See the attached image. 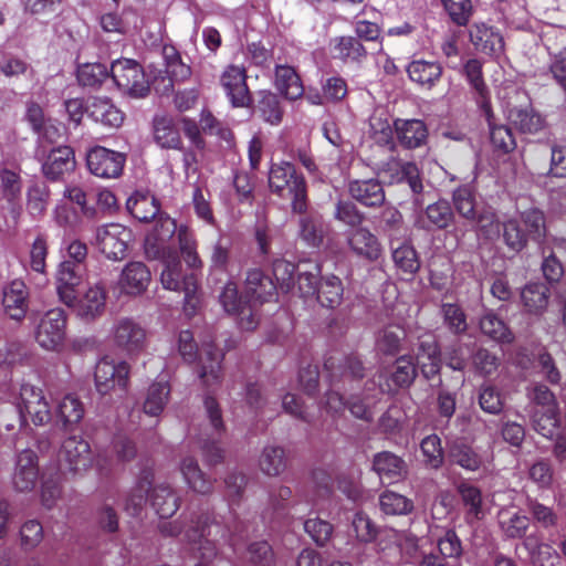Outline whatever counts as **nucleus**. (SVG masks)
<instances>
[{"label":"nucleus","instance_id":"f257e3e1","mask_svg":"<svg viewBox=\"0 0 566 566\" xmlns=\"http://www.w3.org/2000/svg\"><path fill=\"white\" fill-rule=\"evenodd\" d=\"M176 232L185 262L190 269H200L202 262L196 251L193 234L185 226L177 228L176 221L168 216H160L153 231L146 237L145 253L148 259L163 262L160 282L164 289L184 291V311L191 317L201 306V296L196 274L182 275L179 256L169 243Z\"/></svg>","mask_w":566,"mask_h":566},{"label":"nucleus","instance_id":"f03ea898","mask_svg":"<svg viewBox=\"0 0 566 566\" xmlns=\"http://www.w3.org/2000/svg\"><path fill=\"white\" fill-rule=\"evenodd\" d=\"M160 531L169 536L182 535V538L189 543L198 544L202 560H209L217 555L221 541L228 543L233 553L239 552L244 538L241 524L235 523L226 530L217 522L209 523V516L191 518L186 530L178 521L165 522L160 525Z\"/></svg>","mask_w":566,"mask_h":566},{"label":"nucleus","instance_id":"7ed1b4c3","mask_svg":"<svg viewBox=\"0 0 566 566\" xmlns=\"http://www.w3.org/2000/svg\"><path fill=\"white\" fill-rule=\"evenodd\" d=\"M178 352L186 363L191 364L199 360L198 374L205 387L213 388L221 382L223 355L212 344H203L199 356L192 332L185 329L178 335Z\"/></svg>","mask_w":566,"mask_h":566},{"label":"nucleus","instance_id":"20e7f679","mask_svg":"<svg viewBox=\"0 0 566 566\" xmlns=\"http://www.w3.org/2000/svg\"><path fill=\"white\" fill-rule=\"evenodd\" d=\"M295 265L285 260H276L273 263V275L276 284L265 276L260 270H251L248 272L245 280V294L251 301L268 302L271 301L276 289L284 292L290 291L294 282Z\"/></svg>","mask_w":566,"mask_h":566},{"label":"nucleus","instance_id":"39448f33","mask_svg":"<svg viewBox=\"0 0 566 566\" xmlns=\"http://www.w3.org/2000/svg\"><path fill=\"white\" fill-rule=\"evenodd\" d=\"M270 190L281 198L290 199L295 212L306 209V182L289 161L272 164L269 171Z\"/></svg>","mask_w":566,"mask_h":566},{"label":"nucleus","instance_id":"423d86ee","mask_svg":"<svg viewBox=\"0 0 566 566\" xmlns=\"http://www.w3.org/2000/svg\"><path fill=\"white\" fill-rule=\"evenodd\" d=\"M13 415V422H2L7 430H12L15 423H21L28 415L36 426L44 424L51 420V409L41 388L31 384H23L20 388L18 408L8 406Z\"/></svg>","mask_w":566,"mask_h":566},{"label":"nucleus","instance_id":"0eeeda50","mask_svg":"<svg viewBox=\"0 0 566 566\" xmlns=\"http://www.w3.org/2000/svg\"><path fill=\"white\" fill-rule=\"evenodd\" d=\"M111 75L117 87L132 97H145L149 92V82L145 72L134 60L114 61L111 65Z\"/></svg>","mask_w":566,"mask_h":566},{"label":"nucleus","instance_id":"6e6552de","mask_svg":"<svg viewBox=\"0 0 566 566\" xmlns=\"http://www.w3.org/2000/svg\"><path fill=\"white\" fill-rule=\"evenodd\" d=\"M129 373L130 366L125 360L104 356L95 367V387L101 395H107L117 388L125 390L129 382Z\"/></svg>","mask_w":566,"mask_h":566},{"label":"nucleus","instance_id":"1a4fd4ad","mask_svg":"<svg viewBox=\"0 0 566 566\" xmlns=\"http://www.w3.org/2000/svg\"><path fill=\"white\" fill-rule=\"evenodd\" d=\"M66 316L63 310L48 311L40 319L35 329V342L45 350H59L65 339Z\"/></svg>","mask_w":566,"mask_h":566},{"label":"nucleus","instance_id":"9d476101","mask_svg":"<svg viewBox=\"0 0 566 566\" xmlns=\"http://www.w3.org/2000/svg\"><path fill=\"white\" fill-rule=\"evenodd\" d=\"M57 458L61 473L85 471L93 463L88 442L77 436L63 441Z\"/></svg>","mask_w":566,"mask_h":566},{"label":"nucleus","instance_id":"9b49d317","mask_svg":"<svg viewBox=\"0 0 566 566\" xmlns=\"http://www.w3.org/2000/svg\"><path fill=\"white\" fill-rule=\"evenodd\" d=\"M85 265L63 260L55 273V290L59 300L66 306H74L78 286L85 280Z\"/></svg>","mask_w":566,"mask_h":566},{"label":"nucleus","instance_id":"f8f14e48","mask_svg":"<svg viewBox=\"0 0 566 566\" xmlns=\"http://www.w3.org/2000/svg\"><path fill=\"white\" fill-rule=\"evenodd\" d=\"M130 239V230L119 223H107L96 230V244L109 260H122Z\"/></svg>","mask_w":566,"mask_h":566},{"label":"nucleus","instance_id":"ddd939ff","mask_svg":"<svg viewBox=\"0 0 566 566\" xmlns=\"http://www.w3.org/2000/svg\"><path fill=\"white\" fill-rule=\"evenodd\" d=\"M39 480V459L31 449H24L17 453L11 485L14 491L27 493L34 490Z\"/></svg>","mask_w":566,"mask_h":566},{"label":"nucleus","instance_id":"4468645a","mask_svg":"<svg viewBox=\"0 0 566 566\" xmlns=\"http://www.w3.org/2000/svg\"><path fill=\"white\" fill-rule=\"evenodd\" d=\"M111 340L128 354L140 352L146 342V331L133 318L119 317L111 328Z\"/></svg>","mask_w":566,"mask_h":566},{"label":"nucleus","instance_id":"2eb2a0df","mask_svg":"<svg viewBox=\"0 0 566 566\" xmlns=\"http://www.w3.org/2000/svg\"><path fill=\"white\" fill-rule=\"evenodd\" d=\"M86 163L87 168L93 175L101 178H116L123 170L125 156L97 146L88 151Z\"/></svg>","mask_w":566,"mask_h":566},{"label":"nucleus","instance_id":"dca6fc26","mask_svg":"<svg viewBox=\"0 0 566 566\" xmlns=\"http://www.w3.org/2000/svg\"><path fill=\"white\" fill-rule=\"evenodd\" d=\"M205 408L208 413L210 424L213 428V434L209 438H199V446L202 455L209 464H217L223 458V450L217 444V437L220 436L223 428L221 410L218 402L212 397H206Z\"/></svg>","mask_w":566,"mask_h":566},{"label":"nucleus","instance_id":"f3484780","mask_svg":"<svg viewBox=\"0 0 566 566\" xmlns=\"http://www.w3.org/2000/svg\"><path fill=\"white\" fill-rule=\"evenodd\" d=\"M349 250L358 258L374 262L381 255V244L377 237L365 227H357L347 233Z\"/></svg>","mask_w":566,"mask_h":566},{"label":"nucleus","instance_id":"a211bd4d","mask_svg":"<svg viewBox=\"0 0 566 566\" xmlns=\"http://www.w3.org/2000/svg\"><path fill=\"white\" fill-rule=\"evenodd\" d=\"M469 35L474 48L484 54L500 56L504 52L503 36L491 25L475 22L471 25Z\"/></svg>","mask_w":566,"mask_h":566},{"label":"nucleus","instance_id":"6ab92c4d","mask_svg":"<svg viewBox=\"0 0 566 566\" xmlns=\"http://www.w3.org/2000/svg\"><path fill=\"white\" fill-rule=\"evenodd\" d=\"M245 78V70L241 66L230 65L222 73L221 84L235 107L245 106L250 101Z\"/></svg>","mask_w":566,"mask_h":566},{"label":"nucleus","instance_id":"aec40b11","mask_svg":"<svg viewBox=\"0 0 566 566\" xmlns=\"http://www.w3.org/2000/svg\"><path fill=\"white\" fill-rule=\"evenodd\" d=\"M105 287L99 283H96L91 285L81 297L76 295V303L71 307L74 308L80 317L91 321L101 316L105 311Z\"/></svg>","mask_w":566,"mask_h":566},{"label":"nucleus","instance_id":"412c9836","mask_svg":"<svg viewBox=\"0 0 566 566\" xmlns=\"http://www.w3.org/2000/svg\"><path fill=\"white\" fill-rule=\"evenodd\" d=\"M86 113L94 122L109 128H118L124 122V113L106 97H91Z\"/></svg>","mask_w":566,"mask_h":566},{"label":"nucleus","instance_id":"4be33fe9","mask_svg":"<svg viewBox=\"0 0 566 566\" xmlns=\"http://www.w3.org/2000/svg\"><path fill=\"white\" fill-rule=\"evenodd\" d=\"M150 282V271L142 262H130L122 271L118 284L123 293L139 295Z\"/></svg>","mask_w":566,"mask_h":566},{"label":"nucleus","instance_id":"5701e85b","mask_svg":"<svg viewBox=\"0 0 566 566\" xmlns=\"http://www.w3.org/2000/svg\"><path fill=\"white\" fill-rule=\"evenodd\" d=\"M76 166L74 151L69 146L53 148L42 165L45 177L56 180L64 174L71 172Z\"/></svg>","mask_w":566,"mask_h":566},{"label":"nucleus","instance_id":"b1692460","mask_svg":"<svg viewBox=\"0 0 566 566\" xmlns=\"http://www.w3.org/2000/svg\"><path fill=\"white\" fill-rule=\"evenodd\" d=\"M391 389L390 384H387V388L378 389L373 384V387H368L363 396H352L347 401V408L355 418L369 422L374 419L375 407L380 400V396L385 390L390 391Z\"/></svg>","mask_w":566,"mask_h":566},{"label":"nucleus","instance_id":"393cba45","mask_svg":"<svg viewBox=\"0 0 566 566\" xmlns=\"http://www.w3.org/2000/svg\"><path fill=\"white\" fill-rule=\"evenodd\" d=\"M373 469L382 483H394L407 474V464L398 455L384 451L374 457Z\"/></svg>","mask_w":566,"mask_h":566},{"label":"nucleus","instance_id":"a878e982","mask_svg":"<svg viewBox=\"0 0 566 566\" xmlns=\"http://www.w3.org/2000/svg\"><path fill=\"white\" fill-rule=\"evenodd\" d=\"M150 504L161 518L171 517L180 506V496L167 483H158L150 489Z\"/></svg>","mask_w":566,"mask_h":566},{"label":"nucleus","instance_id":"bb28decb","mask_svg":"<svg viewBox=\"0 0 566 566\" xmlns=\"http://www.w3.org/2000/svg\"><path fill=\"white\" fill-rule=\"evenodd\" d=\"M399 143L406 148H418L422 146L428 138V129L420 119H401L394 123Z\"/></svg>","mask_w":566,"mask_h":566},{"label":"nucleus","instance_id":"cd10ccee","mask_svg":"<svg viewBox=\"0 0 566 566\" xmlns=\"http://www.w3.org/2000/svg\"><path fill=\"white\" fill-rule=\"evenodd\" d=\"M28 290L23 282L12 281L3 290V307L9 317L21 321L28 308Z\"/></svg>","mask_w":566,"mask_h":566},{"label":"nucleus","instance_id":"c85d7f7f","mask_svg":"<svg viewBox=\"0 0 566 566\" xmlns=\"http://www.w3.org/2000/svg\"><path fill=\"white\" fill-rule=\"evenodd\" d=\"M417 366L427 379L439 374L441 367L440 352L432 336H427L420 340L417 353Z\"/></svg>","mask_w":566,"mask_h":566},{"label":"nucleus","instance_id":"c756f323","mask_svg":"<svg viewBox=\"0 0 566 566\" xmlns=\"http://www.w3.org/2000/svg\"><path fill=\"white\" fill-rule=\"evenodd\" d=\"M458 492L465 507V517L468 522L472 523L480 521L486 515L489 509L483 500L482 492L478 486L470 483H460Z\"/></svg>","mask_w":566,"mask_h":566},{"label":"nucleus","instance_id":"7c9ffc66","mask_svg":"<svg viewBox=\"0 0 566 566\" xmlns=\"http://www.w3.org/2000/svg\"><path fill=\"white\" fill-rule=\"evenodd\" d=\"M349 193L355 200L367 207H378L385 201L382 186L376 179L350 181Z\"/></svg>","mask_w":566,"mask_h":566},{"label":"nucleus","instance_id":"2f4dec72","mask_svg":"<svg viewBox=\"0 0 566 566\" xmlns=\"http://www.w3.org/2000/svg\"><path fill=\"white\" fill-rule=\"evenodd\" d=\"M497 518L500 528L507 538L523 537L530 526L528 517L515 507L501 509Z\"/></svg>","mask_w":566,"mask_h":566},{"label":"nucleus","instance_id":"473e14b6","mask_svg":"<svg viewBox=\"0 0 566 566\" xmlns=\"http://www.w3.org/2000/svg\"><path fill=\"white\" fill-rule=\"evenodd\" d=\"M409 78L427 88H431L442 75V66L436 61L415 60L407 67Z\"/></svg>","mask_w":566,"mask_h":566},{"label":"nucleus","instance_id":"72a5a7b5","mask_svg":"<svg viewBox=\"0 0 566 566\" xmlns=\"http://www.w3.org/2000/svg\"><path fill=\"white\" fill-rule=\"evenodd\" d=\"M465 76L476 93V103L485 113L488 119L491 116L489 90L482 77V64L479 60H469L464 65Z\"/></svg>","mask_w":566,"mask_h":566},{"label":"nucleus","instance_id":"f704fd0d","mask_svg":"<svg viewBox=\"0 0 566 566\" xmlns=\"http://www.w3.org/2000/svg\"><path fill=\"white\" fill-rule=\"evenodd\" d=\"M127 210L137 220L147 222L159 212L157 199L149 192L135 191L126 202Z\"/></svg>","mask_w":566,"mask_h":566},{"label":"nucleus","instance_id":"c9c22d12","mask_svg":"<svg viewBox=\"0 0 566 566\" xmlns=\"http://www.w3.org/2000/svg\"><path fill=\"white\" fill-rule=\"evenodd\" d=\"M170 397V386L165 380L154 381L147 388L143 410L150 417H158L166 408Z\"/></svg>","mask_w":566,"mask_h":566},{"label":"nucleus","instance_id":"e433bc0d","mask_svg":"<svg viewBox=\"0 0 566 566\" xmlns=\"http://www.w3.org/2000/svg\"><path fill=\"white\" fill-rule=\"evenodd\" d=\"M549 290L543 283H531L521 291V300L528 314L541 315L548 305Z\"/></svg>","mask_w":566,"mask_h":566},{"label":"nucleus","instance_id":"4c0bfd02","mask_svg":"<svg viewBox=\"0 0 566 566\" xmlns=\"http://www.w3.org/2000/svg\"><path fill=\"white\" fill-rule=\"evenodd\" d=\"M533 429L544 438L553 439L558 434L560 418L558 407L548 409H534L531 415Z\"/></svg>","mask_w":566,"mask_h":566},{"label":"nucleus","instance_id":"58836bf2","mask_svg":"<svg viewBox=\"0 0 566 566\" xmlns=\"http://www.w3.org/2000/svg\"><path fill=\"white\" fill-rule=\"evenodd\" d=\"M275 86L287 99L294 101L303 96L304 87L295 70L287 65H279L275 70Z\"/></svg>","mask_w":566,"mask_h":566},{"label":"nucleus","instance_id":"ea45409f","mask_svg":"<svg viewBox=\"0 0 566 566\" xmlns=\"http://www.w3.org/2000/svg\"><path fill=\"white\" fill-rule=\"evenodd\" d=\"M180 472L188 486L200 494H207L212 489V482L203 474L193 457H185L180 463Z\"/></svg>","mask_w":566,"mask_h":566},{"label":"nucleus","instance_id":"a19ab883","mask_svg":"<svg viewBox=\"0 0 566 566\" xmlns=\"http://www.w3.org/2000/svg\"><path fill=\"white\" fill-rule=\"evenodd\" d=\"M333 54L343 62L360 63L367 55L365 46L354 36H339L333 41Z\"/></svg>","mask_w":566,"mask_h":566},{"label":"nucleus","instance_id":"79ce46f5","mask_svg":"<svg viewBox=\"0 0 566 566\" xmlns=\"http://www.w3.org/2000/svg\"><path fill=\"white\" fill-rule=\"evenodd\" d=\"M154 137L163 148L177 149L181 145L178 129L174 120L167 116H156L154 119Z\"/></svg>","mask_w":566,"mask_h":566},{"label":"nucleus","instance_id":"37998d69","mask_svg":"<svg viewBox=\"0 0 566 566\" xmlns=\"http://www.w3.org/2000/svg\"><path fill=\"white\" fill-rule=\"evenodd\" d=\"M512 125L523 133H537L544 127V118L532 107H514L509 112Z\"/></svg>","mask_w":566,"mask_h":566},{"label":"nucleus","instance_id":"c03bdc74","mask_svg":"<svg viewBox=\"0 0 566 566\" xmlns=\"http://www.w3.org/2000/svg\"><path fill=\"white\" fill-rule=\"evenodd\" d=\"M261 471L269 476L280 475L286 468L284 449L277 446H266L259 459Z\"/></svg>","mask_w":566,"mask_h":566},{"label":"nucleus","instance_id":"a18cd8bd","mask_svg":"<svg viewBox=\"0 0 566 566\" xmlns=\"http://www.w3.org/2000/svg\"><path fill=\"white\" fill-rule=\"evenodd\" d=\"M317 301L325 307H336L340 304L343 297V285L335 275H327L319 282L315 294Z\"/></svg>","mask_w":566,"mask_h":566},{"label":"nucleus","instance_id":"49530a36","mask_svg":"<svg viewBox=\"0 0 566 566\" xmlns=\"http://www.w3.org/2000/svg\"><path fill=\"white\" fill-rule=\"evenodd\" d=\"M480 328L484 335L499 343L510 344L514 339L511 329L492 312L481 318Z\"/></svg>","mask_w":566,"mask_h":566},{"label":"nucleus","instance_id":"de8ad7c7","mask_svg":"<svg viewBox=\"0 0 566 566\" xmlns=\"http://www.w3.org/2000/svg\"><path fill=\"white\" fill-rule=\"evenodd\" d=\"M164 59L166 61V73L169 76L168 83L165 85V91H170L172 90V83L188 78L191 74V70L181 61L175 48H165Z\"/></svg>","mask_w":566,"mask_h":566},{"label":"nucleus","instance_id":"09e8293b","mask_svg":"<svg viewBox=\"0 0 566 566\" xmlns=\"http://www.w3.org/2000/svg\"><path fill=\"white\" fill-rule=\"evenodd\" d=\"M405 338V329L400 325L390 324L378 333L376 344L381 353L395 355L400 350Z\"/></svg>","mask_w":566,"mask_h":566},{"label":"nucleus","instance_id":"8fccbe9b","mask_svg":"<svg viewBox=\"0 0 566 566\" xmlns=\"http://www.w3.org/2000/svg\"><path fill=\"white\" fill-rule=\"evenodd\" d=\"M56 416L63 426L78 423L84 416V407L80 399L71 394L65 395L57 403Z\"/></svg>","mask_w":566,"mask_h":566},{"label":"nucleus","instance_id":"3c124183","mask_svg":"<svg viewBox=\"0 0 566 566\" xmlns=\"http://www.w3.org/2000/svg\"><path fill=\"white\" fill-rule=\"evenodd\" d=\"M379 505L386 515H407L413 510L410 499L392 491H385L379 496Z\"/></svg>","mask_w":566,"mask_h":566},{"label":"nucleus","instance_id":"603ef678","mask_svg":"<svg viewBox=\"0 0 566 566\" xmlns=\"http://www.w3.org/2000/svg\"><path fill=\"white\" fill-rule=\"evenodd\" d=\"M450 460L468 471H476L481 468L482 457L470 446L455 443L450 449Z\"/></svg>","mask_w":566,"mask_h":566},{"label":"nucleus","instance_id":"864d4df0","mask_svg":"<svg viewBox=\"0 0 566 566\" xmlns=\"http://www.w3.org/2000/svg\"><path fill=\"white\" fill-rule=\"evenodd\" d=\"M50 197L49 187L44 182H34L27 191V210L33 217L42 216Z\"/></svg>","mask_w":566,"mask_h":566},{"label":"nucleus","instance_id":"5fc2aeb1","mask_svg":"<svg viewBox=\"0 0 566 566\" xmlns=\"http://www.w3.org/2000/svg\"><path fill=\"white\" fill-rule=\"evenodd\" d=\"M391 249L392 260L398 269L410 274H413L419 270L420 262L417 252L411 244L402 243L398 247H395L392 242Z\"/></svg>","mask_w":566,"mask_h":566},{"label":"nucleus","instance_id":"6e6d98bb","mask_svg":"<svg viewBox=\"0 0 566 566\" xmlns=\"http://www.w3.org/2000/svg\"><path fill=\"white\" fill-rule=\"evenodd\" d=\"M521 222L524 226V232L528 238L539 241L546 234V224L544 213L536 209L531 208L521 213Z\"/></svg>","mask_w":566,"mask_h":566},{"label":"nucleus","instance_id":"4d7b16f0","mask_svg":"<svg viewBox=\"0 0 566 566\" xmlns=\"http://www.w3.org/2000/svg\"><path fill=\"white\" fill-rule=\"evenodd\" d=\"M64 473H61L59 470V473L55 475H49L45 474L43 476L42 486H41V503L42 505L51 510L53 509L57 502L61 500L62 496V478Z\"/></svg>","mask_w":566,"mask_h":566},{"label":"nucleus","instance_id":"13d9d810","mask_svg":"<svg viewBox=\"0 0 566 566\" xmlns=\"http://www.w3.org/2000/svg\"><path fill=\"white\" fill-rule=\"evenodd\" d=\"M352 532L360 543H370L378 535V527L364 512H356L352 520Z\"/></svg>","mask_w":566,"mask_h":566},{"label":"nucleus","instance_id":"bf43d9fd","mask_svg":"<svg viewBox=\"0 0 566 566\" xmlns=\"http://www.w3.org/2000/svg\"><path fill=\"white\" fill-rule=\"evenodd\" d=\"M424 214L429 222V226H426L427 228L432 227L436 229H444L451 223L453 219L451 207L444 200L429 205L424 211Z\"/></svg>","mask_w":566,"mask_h":566},{"label":"nucleus","instance_id":"052dcab7","mask_svg":"<svg viewBox=\"0 0 566 566\" xmlns=\"http://www.w3.org/2000/svg\"><path fill=\"white\" fill-rule=\"evenodd\" d=\"M150 481L144 478L130 490L124 505L127 514L137 516L142 512L146 503V494L150 491Z\"/></svg>","mask_w":566,"mask_h":566},{"label":"nucleus","instance_id":"680f3d73","mask_svg":"<svg viewBox=\"0 0 566 566\" xmlns=\"http://www.w3.org/2000/svg\"><path fill=\"white\" fill-rule=\"evenodd\" d=\"M453 205L460 216L468 220L476 218V202L473 191L470 187H459L453 192Z\"/></svg>","mask_w":566,"mask_h":566},{"label":"nucleus","instance_id":"e2e57ef3","mask_svg":"<svg viewBox=\"0 0 566 566\" xmlns=\"http://www.w3.org/2000/svg\"><path fill=\"white\" fill-rule=\"evenodd\" d=\"M44 537L42 524L38 520L25 521L20 528V545L23 551H33Z\"/></svg>","mask_w":566,"mask_h":566},{"label":"nucleus","instance_id":"0e129e2a","mask_svg":"<svg viewBox=\"0 0 566 566\" xmlns=\"http://www.w3.org/2000/svg\"><path fill=\"white\" fill-rule=\"evenodd\" d=\"M424 462L432 469H438L443 463V450L441 440L437 434L426 437L420 443Z\"/></svg>","mask_w":566,"mask_h":566},{"label":"nucleus","instance_id":"69168bd1","mask_svg":"<svg viewBox=\"0 0 566 566\" xmlns=\"http://www.w3.org/2000/svg\"><path fill=\"white\" fill-rule=\"evenodd\" d=\"M416 377V365L411 357L401 356L396 360L390 380L396 387L409 386Z\"/></svg>","mask_w":566,"mask_h":566},{"label":"nucleus","instance_id":"338daca9","mask_svg":"<svg viewBox=\"0 0 566 566\" xmlns=\"http://www.w3.org/2000/svg\"><path fill=\"white\" fill-rule=\"evenodd\" d=\"M452 22L459 27L468 24L472 15L471 0H441Z\"/></svg>","mask_w":566,"mask_h":566},{"label":"nucleus","instance_id":"774afa93","mask_svg":"<svg viewBox=\"0 0 566 566\" xmlns=\"http://www.w3.org/2000/svg\"><path fill=\"white\" fill-rule=\"evenodd\" d=\"M258 109L263 119L271 125H277L282 120V109L277 96L273 93H263L259 101Z\"/></svg>","mask_w":566,"mask_h":566}]
</instances>
